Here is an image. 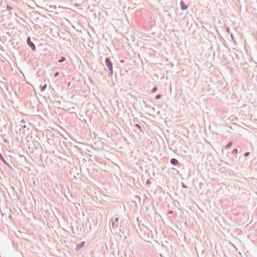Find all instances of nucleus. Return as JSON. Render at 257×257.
Listing matches in <instances>:
<instances>
[{"mask_svg":"<svg viewBox=\"0 0 257 257\" xmlns=\"http://www.w3.org/2000/svg\"><path fill=\"white\" fill-rule=\"evenodd\" d=\"M21 123V124L16 125V130L17 132H18V131H19L20 136L22 138H23L26 137V134L28 133L29 129L25 124V121H22Z\"/></svg>","mask_w":257,"mask_h":257,"instance_id":"1","label":"nucleus"},{"mask_svg":"<svg viewBox=\"0 0 257 257\" xmlns=\"http://www.w3.org/2000/svg\"><path fill=\"white\" fill-rule=\"evenodd\" d=\"M105 63L109 71V76H112L113 75V65L110 59L106 57L105 59Z\"/></svg>","mask_w":257,"mask_h":257,"instance_id":"2","label":"nucleus"},{"mask_svg":"<svg viewBox=\"0 0 257 257\" xmlns=\"http://www.w3.org/2000/svg\"><path fill=\"white\" fill-rule=\"evenodd\" d=\"M27 45L31 48L32 51L36 50V46L34 43L31 41V37L30 36L27 38Z\"/></svg>","mask_w":257,"mask_h":257,"instance_id":"3","label":"nucleus"},{"mask_svg":"<svg viewBox=\"0 0 257 257\" xmlns=\"http://www.w3.org/2000/svg\"><path fill=\"white\" fill-rule=\"evenodd\" d=\"M170 163L174 166H177L179 164V161L175 158L171 159L170 160Z\"/></svg>","mask_w":257,"mask_h":257,"instance_id":"4","label":"nucleus"},{"mask_svg":"<svg viewBox=\"0 0 257 257\" xmlns=\"http://www.w3.org/2000/svg\"><path fill=\"white\" fill-rule=\"evenodd\" d=\"M181 8L182 10H185L187 9V6L185 4L183 1H181L180 2Z\"/></svg>","mask_w":257,"mask_h":257,"instance_id":"5","label":"nucleus"},{"mask_svg":"<svg viewBox=\"0 0 257 257\" xmlns=\"http://www.w3.org/2000/svg\"><path fill=\"white\" fill-rule=\"evenodd\" d=\"M0 160L4 164H8L7 162H6V160L5 159L4 157H3L1 153H0Z\"/></svg>","mask_w":257,"mask_h":257,"instance_id":"6","label":"nucleus"},{"mask_svg":"<svg viewBox=\"0 0 257 257\" xmlns=\"http://www.w3.org/2000/svg\"><path fill=\"white\" fill-rule=\"evenodd\" d=\"M85 242L82 241L80 243L77 245V248H81L82 247H83L85 245Z\"/></svg>","mask_w":257,"mask_h":257,"instance_id":"7","label":"nucleus"},{"mask_svg":"<svg viewBox=\"0 0 257 257\" xmlns=\"http://www.w3.org/2000/svg\"><path fill=\"white\" fill-rule=\"evenodd\" d=\"M111 221H112L111 224H112V226L113 228H114L115 227H117L118 226V224L115 223L114 222V221L112 219H111Z\"/></svg>","mask_w":257,"mask_h":257,"instance_id":"8","label":"nucleus"},{"mask_svg":"<svg viewBox=\"0 0 257 257\" xmlns=\"http://www.w3.org/2000/svg\"><path fill=\"white\" fill-rule=\"evenodd\" d=\"M65 60H66L65 57H64V56H62V57L60 58V59H59V60H58V62H59V63H62V62H63L65 61Z\"/></svg>","mask_w":257,"mask_h":257,"instance_id":"9","label":"nucleus"},{"mask_svg":"<svg viewBox=\"0 0 257 257\" xmlns=\"http://www.w3.org/2000/svg\"><path fill=\"white\" fill-rule=\"evenodd\" d=\"M40 87H41V91H44L46 88L47 84H45L44 85H41Z\"/></svg>","mask_w":257,"mask_h":257,"instance_id":"10","label":"nucleus"},{"mask_svg":"<svg viewBox=\"0 0 257 257\" xmlns=\"http://www.w3.org/2000/svg\"><path fill=\"white\" fill-rule=\"evenodd\" d=\"M232 145V142H229L227 145L226 146V148L228 149L231 147V146Z\"/></svg>","mask_w":257,"mask_h":257,"instance_id":"11","label":"nucleus"},{"mask_svg":"<svg viewBox=\"0 0 257 257\" xmlns=\"http://www.w3.org/2000/svg\"><path fill=\"white\" fill-rule=\"evenodd\" d=\"M238 151L237 149H234L232 152V154H233L234 155H236Z\"/></svg>","mask_w":257,"mask_h":257,"instance_id":"12","label":"nucleus"},{"mask_svg":"<svg viewBox=\"0 0 257 257\" xmlns=\"http://www.w3.org/2000/svg\"><path fill=\"white\" fill-rule=\"evenodd\" d=\"M226 32L229 34H230V33H232L230 31V29L229 27H226Z\"/></svg>","mask_w":257,"mask_h":257,"instance_id":"13","label":"nucleus"},{"mask_svg":"<svg viewBox=\"0 0 257 257\" xmlns=\"http://www.w3.org/2000/svg\"><path fill=\"white\" fill-rule=\"evenodd\" d=\"M158 90V88L157 86H155L153 88L152 90V92H156L157 90Z\"/></svg>","mask_w":257,"mask_h":257,"instance_id":"14","label":"nucleus"},{"mask_svg":"<svg viewBox=\"0 0 257 257\" xmlns=\"http://www.w3.org/2000/svg\"><path fill=\"white\" fill-rule=\"evenodd\" d=\"M161 97H162V95H161V94H157V95L156 96L155 98H156V99H159L161 98Z\"/></svg>","mask_w":257,"mask_h":257,"instance_id":"15","label":"nucleus"},{"mask_svg":"<svg viewBox=\"0 0 257 257\" xmlns=\"http://www.w3.org/2000/svg\"><path fill=\"white\" fill-rule=\"evenodd\" d=\"M181 186L184 188H188V186L186 185H185V183H184L183 182L181 183Z\"/></svg>","mask_w":257,"mask_h":257,"instance_id":"16","label":"nucleus"},{"mask_svg":"<svg viewBox=\"0 0 257 257\" xmlns=\"http://www.w3.org/2000/svg\"><path fill=\"white\" fill-rule=\"evenodd\" d=\"M135 127L138 129H140V130L141 129V126L139 124H138V123L136 124Z\"/></svg>","mask_w":257,"mask_h":257,"instance_id":"17","label":"nucleus"},{"mask_svg":"<svg viewBox=\"0 0 257 257\" xmlns=\"http://www.w3.org/2000/svg\"><path fill=\"white\" fill-rule=\"evenodd\" d=\"M7 9L8 11H11L13 9L12 7L9 5L7 6Z\"/></svg>","mask_w":257,"mask_h":257,"instance_id":"18","label":"nucleus"},{"mask_svg":"<svg viewBox=\"0 0 257 257\" xmlns=\"http://www.w3.org/2000/svg\"><path fill=\"white\" fill-rule=\"evenodd\" d=\"M249 155H250V152H246V153H244V156L245 157H246L248 156Z\"/></svg>","mask_w":257,"mask_h":257,"instance_id":"19","label":"nucleus"},{"mask_svg":"<svg viewBox=\"0 0 257 257\" xmlns=\"http://www.w3.org/2000/svg\"><path fill=\"white\" fill-rule=\"evenodd\" d=\"M230 37H231V39H232L233 41H234V39L233 35L232 33H230Z\"/></svg>","mask_w":257,"mask_h":257,"instance_id":"20","label":"nucleus"},{"mask_svg":"<svg viewBox=\"0 0 257 257\" xmlns=\"http://www.w3.org/2000/svg\"><path fill=\"white\" fill-rule=\"evenodd\" d=\"M59 72H56V73H55V74H54V77H56L57 76H58V75H59Z\"/></svg>","mask_w":257,"mask_h":257,"instance_id":"21","label":"nucleus"},{"mask_svg":"<svg viewBox=\"0 0 257 257\" xmlns=\"http://www.w3.org/2000/svg\"><path fill=\"white\" fill-rule=\"evenodd\" d=\"M118 219H119V217H115V218H114V221L118 222Z\"/></svg>","mask_w":257,"mask_h":257,"instance_id":"22","label":"nucleus"},{"mask_svg":"<svg viewBox=\"0 0 257 257\" xmlns=\"http://www.w3.org/2000/svg\"><path fill=\"white\" fill-rule=\"evenodd\" d=\"M168 213L170 214H173V211L169 210V212H168Z\"/></svg>","mask_w":257,"mask_h":257,"instance_id":"23","label":"nucleus"},{"mask_svg":"<svg viewBox=\"0 0 257 257\" xmlns=\"http://www.w3.org/2000/svg\"><path fill=\"white\" fill-rule=\"evenodd\" d=\"M150 183V181L149 180L147 181V184H149Z\"/></svg>","mask_w":257,"mask_h":257,"instance_id":"24","label":"nucleus"},{"mask_svg":"<svg viewBox=\"0 0 257 257\" xmlns=\"http://www.w3.org/2000/svg\"><path fill=\"white\" fill-rule=\"evenodd\" d=\"M3 79L5 80V79L4 77H3L2 79H1V82H3Z\"/></svg>","mask_w":257,"mask_h":257,"instance_id":"25","label":"nucleus"},{"mask_svg":"<svg viewBox=\"0 0 257 257\" xmlns=\"http://www.w3.org/2000/svg\"><path fill=\"white\" fill-rule=\"evenodd\" d=\"M3 79L5 80V79L4 77H3L2 79H1V82H3Z\"/></svg>","mask_w":257,"mask_h":257,"instance_id":"26","label":"nucleus"},{"mask_svg":"<svg viewBox=\"0 0 257 257\" xmlns=\"http://www.w3.org/2000/svg\"><path fill=\"white\" fill-rule=\"evenodd\" d=\"M3 79L5 80V79L4 77H3L2 79H1V82H3Z\"/></svg>","mask_w":257,"mask_h":257,"instance_id":"27","label":"nucleus"}]
</instances>
